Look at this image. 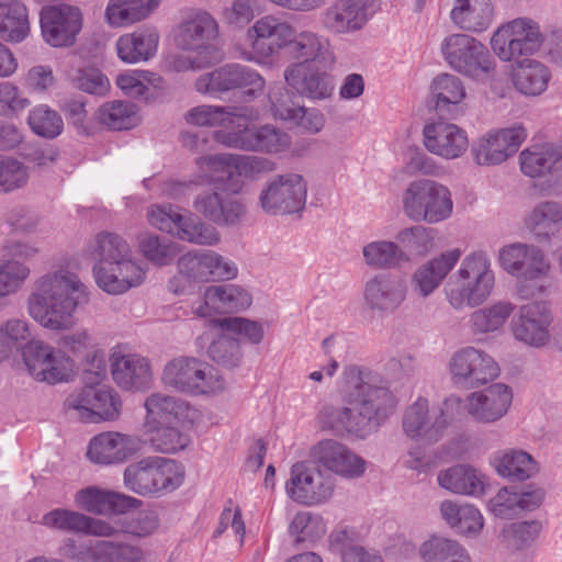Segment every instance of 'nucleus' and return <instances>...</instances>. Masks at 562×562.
Masks as SVG:
<instances>
[{"instance_id": "obj_52", "label": "nucleus", "mask_w": 562, "mask_h": 562, "mask_svg": "<svg viewBox=\"0 0 562 562\" xmlns=\"http://www.w3.org/2000/svg\"><path fill=\"white\" fill-rule=\"evenodd\" d=\"M431 92L436 98L435 108L443 113L449 105H457L465 98V89L461 80L449 74L437 76L431 83Z\"/></svg>"}, {"instance_id": "obj_2", "label": "nucleus", "mask_w": 562, "mask_h": 562, "mask_svg": "<svg viewBox=\"0 0 562 562\" xmlns=\"http://www.w3.org/2000/svg\"><path fill=\"white\" fill-rule=\"evenodd\" d=\"M395 406L396 398L386 386L361 382L350 393L348 407H327L324 413L331 418V429L346 430L366 438L378 430L394 412Z\"/></svg>"}, {"instance_id": "obj_58", "label": "nucleus", "mask_w": 562, "mask_h": 562, "mask_svg": "<svg viewBox=\"0 0 562 562\" xmlns=\"http://www.w3.org/2000/svg\"><path fill=\"white\" fill-rule=\"evenodd\" d=\"M462 251L453 248L422 265L414 273L413 281H442L460 260Z\"/></svg>"}, {"instance_id": "obj_12", "label": "nucleus", "mask_w": 562, "mask_h": 562, "mask_svg": "<svg viewBox=\"0 0 562 562\" xmlns=\"http://www.w3.org/2000/svg\"><path fill=\"white\" fill-rule=\"evenodd\" d=\"M65 406L85 423H99L117 419L122 403L112 389L87 385L71 393Z\"/></svg>"}, {"instance_id": "obj_22", "label": "nucleus", "mask_w": 562, "mask_h": 562, "mask_svg": "<svg viewBox=\"0 0 562 562\" xmlns=\"http://www.w3.org/2000/svg\"><path fill=\"white\" fill-rule=\"evenodd\" d=\"M527 137L522 126L503 128L479 139L472 146L474 159L479 165H498L517 153Z\"/></svg>"}, {"instance_id": "obj_33", "label": "nucleus", "mask_w": 562, "mask_h": 562, "mask_svg": "<svg viewBox=\"0 0 562 562\" xmlns=\"http://www.w3.org/2000/svg\"><path fill=\"white\" fill-rule=\"evenodd\" d=\"M551 78L550 68L537 59L525 58L512 65V83L522 95H541L548 89Z\"/></svg>"}, {"instance_id": "obj_38", "label": "nucleus", "mask_w": 562, "mask_h": 562, "mask_svg": "<svg viewBox=\"0 0 562 562\" xmlns=\"http://www.w3.org/2000/svg\"><path fill=\"white\" fill-rule=\"evenodd\" d=\"M452 22L462 30L482 32L493 20L491 0H454L450 12Z\"/></svg>"}, {"instance_id": "obj_32", "label": "nucleus", "mask_w": 562, "mask_h": 562, "mask_svg": "<svg viewBox=\"0 0 562 562\" xmlns=\"http://www.w3.org/2000/svg\"><path fill=\"white\" fill-rule=\"evenodd\" d=\"M367 20L364 0H337L326 9L322 21L329 32L344 34L362 29Z\"/></svg>"}, {"instance_id": "obj_36", "label": "nucleus", "mask_w": 562, "mask_h": 562, "mask_svg": "<svg viewBox=\"0 0 562 562\" xmlns=\"http://www.w3.org/2000/svg\"><path fill=\"white\" fill-rule=\"evenodd\" d=\"M440 487L459 495L481 496L485 491V476L469 464H456L438 473Z\"/></svg>"}, {"instance_id": "obj_60", "label": "nucleus", "mask_w": 562, "mask_h": 562, "mask_svg": "<svg viewBox=\"0 0 562 562\" xmlns=\"http://www.w3.org/2000/svg\"><path fill=\"white\" fill-rule=\"evenodd\" d=\"M93 254L100 258L99 262H104L108 267L110 262L131 257L132 251L127 241L119 234L101 232L95 236Z\"/></svg>"}, {"instance_id": "obj_43", "label": "nucleus", "mask_w": 562, "mask_h": 562, "mask_svg": "<svg viewBox=\"0 0 562 562\" xmlns=\"http://www.w3.org/2000/svg\"><path fill=\"white\" fill-rule=\"evenodd\" d=\"M424 562H471L464 547L453 539L431 537L419 547Z\"/></svg>"}, {"instance_id": "obj_25", "label": "nucleus", "mask_w": 562, "mask_h": 562, "mask_svg": "<svg viewBox=\"0 0 562 562\" xmlns=\"http://www.w3.org/2000/svg\"><path fill=\"white\" fill-rule=\"evenodd\" d=\"M312 456L327 470L347 479L360 477L366 471V461L347 446L333 439L319 441Z\"/></svg>"}, {"instance_id": "obj_3", "label": "nucleus", "mask_w": 562, "mask_h": 562, "mask_svg": "<svg viewBox=\"0 0 562 562\" xmlns=\"http://www.w3.org/2000/svg\"><path fill=\"white\" fill-rule=\"evenodd\" d=\"M88 300L85 283H40L29 296V314L45 328L69 329L77 307Z\"/></svg>"}, {"instance_id": "obj_46", "label": "nucleus", "mask_w": 562, "mask_h": 562, "mask_svg": "<svg viewBox=\"0 0 562 562\" xmlns=\"http://www.w3.org/2000/svg\"><path fill=\"white\" fill-rule=\"evenodd\" d=\"M147 263L133 261L130 257L110 262H97L93 266L94 281H142L146 277Z\"/></svg>"}, {"instance_id": "obj_28", "label": "nucleus", "mask_w": 562, "mask_h": 562, "mask_svg": "<svg viewBox=\"0 0 562 562\" xmlns=\"http://www.w3.org/2000/svg\"><path fill=\"white\" fill-rule=\"evenodd\" d=\"M203 303L195 314L209 317L212 313H238L251 305L252 297L248 291L235 283H220L206 288Z\"/></svg>"}, {"instance_id": "obj_8", "label": "nucleus", "mask_w": 562, "mask_h": 562, "mask_svg": "<svg viewBox=\"0 0 562 562\" xmlns=\"http://www.w3.org/2000/svg\"><path fill=\"white\" fill-rule=\"evenodd\" d=\"M441 50L451 68L476 80L486 79L495 69L488 49L468 34H452L446 37Z\"/></svg>"}, {"instance_id": "obj_16", "label": "nucleus", "mask_w": 562, "mask_h": 562, "mask_svg": "<svg viewBox=\"0 0 562 562\" xmlns=\"http://www.w3.org/2000/svg\"><path fill=\"white\" fill-rule=\"evenodd\" d=\"M291 33L292 25L279 18L265 15L258 19L248 29L251 53L245 54L244 58L265 63L284 48Z\"/></svg>"}, {"instance_id": "obj_1", "label": "nucleus", "mask_w": 562, "mask_h": 562, "mask_svg": "<svg viewBox=\"0 0 562 562\" xmlns=\"http://www.w3.org/2000/svg\"><path fill=\"white\" fill-rule=\"evenodd\" d=\"M204 165L215 190L196 195L193 207L218 226L235 225L245 213L244 204L235 196L243 188V177L252 178L274 169V164L267 158L233 154L206 156Z\"/></svg>"}, {"instance_id": "obj_14", "label": "nucleus", "mask_w": 562, "mask_h": 562, "mask_svg": "<svg viewBox=\"0 0 562 562\" xmlns=\"http://www.w3.org/2000/svg\"><path fill=\"white\" fill-rule=\"evenodd\" d=\"M449 368L453 382L469 389L487 384L499 372L494 359L474 347H465L454 352Z\"/></svg>"}, {"instance_id": "obj_15", "label": "nucleus", "mask_w": 562, "mask_h": 562, "mask_svg": "<svg viewBox=\"0 0 562 562\" xmlns=\"http://www.w3.org/2000/svg\"><path fill=\"white\" fill-rule=\"evenodd\" d=\"M24 363L36 380L55 384L67 380L71 360L60 350L40 340H31L22 351Z\"/></svg>"}, {"instance_id": "obj_18", "label": "nucleus", "mask_w": 562, "mask_h": 562, "mask_svg": "<svg viewBox=\"0 0 562 562\" xmlns=\"http://www.w3.org/2000/svg\"><path fill=\"white\" fill-rule=\"evenodd\" d=\"M285 487L293 501L310 506L326 502L334 492V484L329 476L304 463H295L292 467Z\"/></svg>"}, {"instance_id": "obj_31", "label": "nucleus", "mask_w": 562, "mask_h": 562, "mask_svg": "<svg viewBox=\"0 0 562 562\" xmlns=\"http://www.w3.org/2000/svg\"><path fill=\"white\" fill-rule=\"evenodd\" d=\"M75 503L77 507L87 513L105 515L109 513H124L130 508H135L140 504V501L98 486H88L76 493Z\"/></svg>"}, {"instance_id": "obj_20", "label": "nucleus", "mask_w": 562, "mask_h": 562, "mask_svg": "<svg viewBox=\"0 0 562 562\" xmlns=\"http://www.w3.org/2000/svg\"><path fill=\"white\" fill-rule=\"evenodd\" d=\"M284 79L299 95L312 100H325L335 89L333 75L312 63L291 64L284 70Z\"/></svg>"}, {"instance_id": "obj_62", "label": "nucleus", "mask_w": 562, "mask_h": 562, "mask_svg": "<svg viewBox=\"0 0 562 562\" xmlns=\"http://www.w3.org/2000/svg\"><path fill=\"white\" fill-rule=\"evenodd\" d=\"M234 64H226L211 72L201 75L195 80V89L200 93L214 94L235 89Z\"/></svg>"}, {"instance_id": "obj_50", "label": "nucleus", "mask_w": 562, "mask_h": 562, "mask_svg": "<svg viewBox=\"0 0 562 562\" xmlns=\"http://www.w3.org/2000/svg\"><path fill=\"white\" fill-rule=\"evenodd\" d=\"M515 305L509 302H497L488 307L480 308L470 316L474 333H491L499 329L513 314Z\"/></svg>"}, {"instance_id": "obj_10", "label": "nucleus", "mask_w": 562, "mask_h": 562, "mask_svg": "<svg viewBox=\"0 0 562 562\" xmlns=\"http://www.w3.org/2000/svg\"><path fill=\"white\" fill-rule=\"evenodd\" d=\"M307 187L297 173H285L269 180L259 195L261 209L272 215L300 213L304 210Z\"/></svg>"}, {"instance_id": "obj_51", "label": "nucleus", "mask_w": 562, "mask_h": 562, "mask_svg": "<svg viewBox=\"0 0 562 562\" xmlns=\"http://www.w3.org/2000/svg\"><path fill=\"white\" fill-rule=\"evenodd\" d=\"M543 528L540 520H526L506 525L501 531L503 543L512 550L529 548Z\"/></svg>"}, {"instance_id": "obj_53", "label": "nucleus", "mask_w": 562, "mask_h": 562, "mask_svg": "<svg viewBox=\"0 0 562 562\" xmlns=\"http://www.w3.org/2000/svg\"><path fill=\"white\" fill-rule=\"evenodd\" d=\"M173 236L198 245H215L220 240V235L213 226L191 214L182 215L181 223L177 226Z\"/></svg>"}, {"instance_id": "obj_45", "label": "nucleus", "mask_w": 562, "mask_h": 562, "mask_svg": "<svg viewBox=\"0 0 562 562\" xmlns=\"http://www.w3.org/2000/svg\"><path fill=\"white\" fill-rule=\"evenodd\" d=\"M98 121L109 130H131L138 124L137 106L128 101H110L98 110Z\"/></svg>"}, {"instance_id": "obj_4", "label": "nucleus", "mask_w": 562, "mask_h": 562, "mask_svg": "<svg viewBox=\"0 0 562 562\" xmlns=\"http://www.w3.org/2000/svg\"><path fill=\"white\" fill-rule=\"evenodd\" d=\"M182 481L183 468L162 457L144 458L124 470L125 486L142 496L172 492Z\"/></svg>"}, {"instance_id": "obj_63", "label": "nucleus", "mask_w": 562, "mask_h": 562, "mask_svg": "<svg viewBox=\"0 0 562 562\" xmlns=\"http://www.w3.org/2000/svg\"><path fill=\"white\" fill-rule=\"evenodd\" d=\"M117 532L128 533L138 538L147 537L159 526V518L156 510L146 508L132 513L120 520V526L113 525Z\"/></svg>"}, {"instance_id": "obj_39", "label": "nucleus", "mask_w": 562, "mask_h": 562, "mask_svg": "<svg viewBox=\"0 0 562 562\" xmlns=\"http://www.w3.org/2000/svg\"><path fill=\"white\" fill-rule=\"evenodd\" d=\"M492 463L499 476L512 482L528 480L538 472L536 460L524 450H499L494 454Z\"/></svg>"}, {"instance_id": "obj_48", "label": "nucleus", "mask_w": 562, "mask_h": 562, "mask_svg": "<svg viewBox=\"0 0 562 562\" xmlns=\"http://www.w3.org/2000/svg\"><path fill=\"white\" fill-rule=\"evenodd\" d=\"M405 297L402 283H367L364 302L375 312L394 311Z\"/></svg>"}, {"instance_id": "obj_19", "label": "nucleus", "mask_w": 562, "mask_h": 562, "mask_svg": "<svg viewBox=\"0 0 562 562\" xmlns=\"http://www.w3.org/2000/svg\"><path fill=\"white\" fill-rule=\"evenodd\" d=\"M140 447L137 436L105 431L90 440L87 457L91 462L101 465L120 464L135 456Z\"/></svg>"}, {"instance_id": "obj_5", "label": "nucleus", "mask_w": 562, "mask_h": 562, "mask_svg": "<svg viewBox=\"0 0 562 562\" xmlns=\"http://www.w3.org/2000/svg\"><path fill=\"white\" fill-rule=\"evenodd\" d=\"M161 379L165 385L193 395L215 393L225 387L218 371L194 357L180 356L168 361Z\"/></svg>"}, {"instance_id": "obj_27", "label": "nucleus", "mask_w": 562, "mask_h": 562, "mask_svg": "<svg viewBox=\"0 0 562 562\" xmlns=\"http://www.w3.org/2000/svg\"><path fill=\"white\" fill-rule=\"evenodd\" d=\"M423 136L426 149L446 159L460 157L469 145L465 132L458 125L445 121L426 124Z\"/></svg>"}, {"instance_id": "obj_30", "label": "nucleus", "mask_w": 562, "mask_h": 562, "mask_svg": "<svg viewBox=\"0 0 562 562\" xmlns=\"http://www.w3.org/2000/svg\"><path fill=\"white\" fill-rule=\"evenodd\" d=\"M111 373L117 386L125 391H145L153 382L149 360L139 355L113 357Z\"/></svg>"}, {"instance_id": "obj_17", "label": "nucleus", "mask_w": 562, "mask_h": 562, "mask_svg": "<svg viewBox=\"0 0 562 562\" xmlns=\"http://www.w3.org/2000/svg\"><path fill=\"white\" fill-rule=\"evenodd\" d=\"M553 321L547 302L522 305L510 323L512 333L518 341L533 347H544L551 338L549 327Z\"/></svg>"}, {"instance_id": "obj_26", "label": "nucleus", "mask_w": 562, "mask_h": 562, "mask_svg": "<svg viewBox=\"0 0 562 562\" xmlns=\"http://www.w3.org/2000/svg\"><path fill=\"white\" fill-rule=\"evenodd\" d=\"M216 35L215 20L209 13L202 12L181 25L177 42L182 49L202 53L204 57H212L217 63L221 59L220 52L211 44Z\"/></svg>"}, {"instance_id": "obj_47", "label": "nucleus", "mask_w": 562, "mask_h": 562, "mask_svg": "<svg viewBox=\"0 0 562 562\" xmlns=\"http://www.w3.org/2000/svg\"><path fill=\"white\" fill-rule=\"evenodd\" d=\"M492 288V283H446L445 293L454 310H462L483 304Z\"/></svg>"}, {"instance_id": "obj_7", "label": "nucleus", "mask_w": 562, "mask_h": 562, "mask_svg": "<svg viewBox=\"0 0 562 562\" xmlns=\"http://www.w3.org/2000/svg\"><path fill=\"white\" fill-rule=\"evenodd\" d=\"M238 114H245V116L236 117L235 130L215 132V139L218 143L231 148L265 153H279L290 145L288 134L273 125L256 126L249 124L247 122V108L238 109Z\"/></svg>"}, {"instance_id": "obj_64", "label": "nucleus", "mask_w": 562, "mask_h": 562, "mask_svg": "<svg viewBox=\"0 0 562 562\" xmlns=\"http://www.w3.org/2000/svg\"><path fill=\"white\" fill-rule=\"evenodd\" d=\"M140 249L144 256L151 262L158 266H167L173 261L178 254V246L176 243L167 239L150 235L140 241Z\"/></svg>"}, {"instance_id": "obj_41", "label": "nucleus", "mask_w": 562, "mask_h": 562, "mask_svg": "<svg viewBox=\"0 0 562 562\" xmlns=\"http://www.w3.org/2000/svg\"><path fill=\"white\" fill-rule=\"evenodd\" d=\"M366 265L373 270H395L409 262L407 252L395 241L374 240L362 248Z\"/></svg>"}, {"instance_id": "obj_24", "label": "nucleus", "mask_w": 562, "mask_h": 562, "mask_svg": "<svg viewBox=\"0 0 562 562\" xmlns=\"http://www.w3.org/2000/svg\"><path fill=\"white\" fill-rule=\"evenodd\" d=\"M402 426L411 439L427 443L439 441L445 432V422L436 411L430 412L427 398L418 397L403 414Z\"/></svg>"}, {"instance_id": "obj_6", "label": "nucleus", "mask_w": 562, "mask_h": 562, "mask_svg": "<svg viewBox=\"0 0 562 562\" xmlns=\"http://www.w3.org/2000/svg\"><path fill=\"white\" fill-rule=\"evenodd\" d=\"M452 209L450 190L429 179L411 182L403 196L404 213L414 221L439 223L451 215Z\"/></svg>"}, {"instance_id": "obj_9", "label": "nucleus", "mask_w": 562, "mask_h": 562, "mask_svg": "<svg viewBox=\"0 0 562 562\" xmlns=\"http://www.w3.org/2000/svg\"><path fill=\"white\" fill-rule=\"evenodd\" d=\"M542 43L538 23L529 19H516L503 25L491 38L494 53L505 61L533 55Z\"/></svg>"}, {"instance_id": "obj_37", "label": "nucleus", "mask_w": 562, "mask_h": 562, "mask_svg": "<svg viewBox=\"0 0 562 562\" xmlns=\"http://www.w3.org/2000/svg\"><path fill=\"white\" fill-rule=\"evenodd\" d=\"M146 408L145 427H159V425L179 424L188 417L189 405L184 401L162 394L153 393L144 403Z\"/></svg>"}, {"instance_id": "obj_13", "label": "nucleus", "mask_w": 562, "mask_h": 562, "mask_svg": "<svg viewBox=\"0 0 562 562\" xmlns=\"http://www.w3.org/2000/svg\"><path fill=\"white\" fill-rule=\"evenodd\" d=\"M82 12L71 4L45 7L40 22L44 41L52 47H69L75 44L82 29Z\"/></svg>"}, {"instance_id": "obj_35", "label": "nucleus", "mask_w": 562, "mask_h": 562, "mask_svg": "<svg viewBox=\"0 0 562 562\" xmlns=\"http://www.w3.org/2000/svg\"><path fill=\"white\" fill-rule=\"evenodd\" d=\"M158 43L159 33L156 27H142L119 37L116 41L117 56L127 64L146 61L156 55Z\"/></svg>"}, {"instance_id": "obj_61", "label": "nucleus", "mask_w": 562, "mask_h": 562, "mask_svg": "<svg viewBox=\"0 0 562 562\" xmlns=\"http://www.w3.org/2000/svg\"><path fill=\"white\" fill-rule=\"evenodd\" d=\"M210 358L220 366L234 369L240 366L243 360L240 339L228 335H220L209 347Z\"/></svg>"}, {"instance_id": "obj_21", "label": "nucleus", "mask_w": 562, "mask_h": 562, "mask_svg": "<svg viewBox=\"0 0 562 562\" xmlns=\"http://www.w3.org/2000/svg\"><path fill=\"white\" fill-rule=\"evenodd\" d=\"M41 524L49 529L93 537H113L117 529L109 521L87 516L80 512L55 508L44 514Z\"/></svg>"}, {"instance_id": "obj_44", "label": "nucleus", "mask_w": 562, "mask_h": 562, "mask_svg": "<svg viewBox=\"0 0 562 562\" xmlns=\"http://www.w3.org/2000/svg\"><path fill=\"white\" fill-rule=\"evenodd\" d=\"M561 158V150L553 144L535 146L520 153V169L528 177H541L550 172Z\"/></svg>"}, {"instance_id": "obj_40", "label": "nucleus", "mask_w": 562, "mask_h": 562, "mask_svg": "<svg viewBox=\"0 0 562 562\" xmlns=\"http://www.w3.org/2000/svg\"><path fill=\"white\" fill-rule=\"evenodd\" d=\"M161 0H110L105 20L114 27H122L147 19Z\"/></svg>"}, {"instance_id": "obj_42", "label": "nucleus", "mask_w": 562, "mask_h": 562, "mask_svg": "<svg viewBox=\"0 0 562 562\" xmlns=\"http://www.w3.org/2000/svg\"><path fill=\"white\" fill-rule=\"evenodd\" d=\"M526 225L539 241H547L562 226V204L543 201L537 204L526 220Z\"/></svg>"}, {"instance_id": "obj_57", "label": "nucleus", "mask_w": 562, "mask_h": 562, "mask_svg": "<svg viewBox=\"0 0 562 562\" xmlns=\"http://www.w3.org/2000/svg\"><path fill=\"white\" fill-rule=\"evenodd\" d=\"M245 116L238 114V110L231 106L199 105L192 108L186 114L188 123L196 126H215L226 122L235 124L236 117Z\"/></svg>"}, {"instance_id": "obj_29", "label": "nucleus", "mask_w": 562, "mask_h": 562, "mask_svg": "<svg viewBox=\"0 0 562 562\" xmlns=\"http://www.w3.org/2000/svg\"><path fill=\"white\" fill-rule=\"evenodd\" d=\"M544 498L542 488L517 491L515 487H503L488 502L490 512L501 519H514L526 512L540 507Z\"/></svg>"}, {"instance_id": "obj_55", "label": "nucleus", "mask_w": 562, "mask_h": 562, "mask_svg": "<svg viewBox=\"0 0 562 562\" xmlns=\"http://www.w3.org/2000/svg\"><path fill=\"white\" fill-rule=\"evenodd\" d=\"M27 123L38 136L54 139L64 130V121L59 113L46 104H40L30 111Z\"/></svg>"}, {"instance_id": "obj_23", "label": "nucleus", "mask_w": 562, "mask_h": 562, "mask_svg": "<svg viewBox=\"0 0 562 562\" xmlns=\"http://www.w3.org/2000/svg\"><path fill=\"white\" fill-rule=\"evenodd\" d=\"M512 401V390L506 384L496 383L472 392L467 397V413L477 423H495L506 415Z\"/></svg>"}, {"instance_id": "obj_59", "label": "nucleus", "mask_w": 562, "mask_h": 562, "mask_svg": "<svg viewBox=\"0 0 562 562\" xmlns=\"http://www.w3.org/2000/svg\"><path fill=\"white\" fill-rule=\"evenodd\" d=\"M289 532L295 543L315 542L326 533V525L319 515L300 512L291 521Z\"/></svg>"}, {"instance_id": "obj_11", "label": "nucleus", "mask_w": 562, "mask_h": 562, "mask_svg": "<svg viewBox=\"0 0 562 562\" xmlns=\"http://www.w3.org/2000/svg\"><path fill=\"white\" fill-rule=\"evenodd\" d=\"M60 554L77 562H146L145 552L138 546L121 541H88L77 543L67 538Z\"/></svg>"}, {"instance_id": "obj_56", "label": "nucleus", "mask_w": 562, "mask_h": 562, "mask_svg": "<svg viewBox=\"0 0 562 562\" xmlns=\"http://www.w3.org/2000/svg\"><path fill=\"white\" fill-rule=\"evenodd\" d=\"M150 434L149 442L153 449L161 453H175L184 449L189 438L182 434L178 424L159 425V427H145Z\"/></svg>"}, {"instance_id": "obj_34", "label": "nucleus", "mask_w": 562, "mask_h": 562, "mask_svg": "<svg viewBox=\"0 0 562 562\" xmlns=\"http://www.w3.org/2000/svg\"><path fill=\"white\" fill-rule=\"evenodd\" d=\"M283 50L291 58L301 60L300 63L317 60L329 67L335 64V56L329 52L327 41L310 31L299 33L293 26Z\"/></svg>"}, {"instance_id": "obj_49", "label": "nucleus", "mask_w": 562, "mask_h": 562, "mask_svg": "<svg viewBox=\"0 0 562 562\" xmlns=\"http://www.w3.org/2000/svg\"><path fill=\"white\" fill-rule=\"evenodd\" d=\"M3 8L5 12L0 13V37L7 42H22L30 31L26 7L16 1Z\"/></svg>"}, {"instance_id": "obj_54", "label": "nucleus", "mask_w": 562, "mask_h": 562, "mask_svg": "<svg viewBox=\"0 0 562 562\" xmlns=\"http://www.w3.org/2000/svg\"><path fill=\"white\" fill-rule=\"evenodd\" d=\"M211 325L224 331L234 334L251 345H259L265 337L261 323L240 316H229L211 319Z\"/></svg>"}]
</instances>
